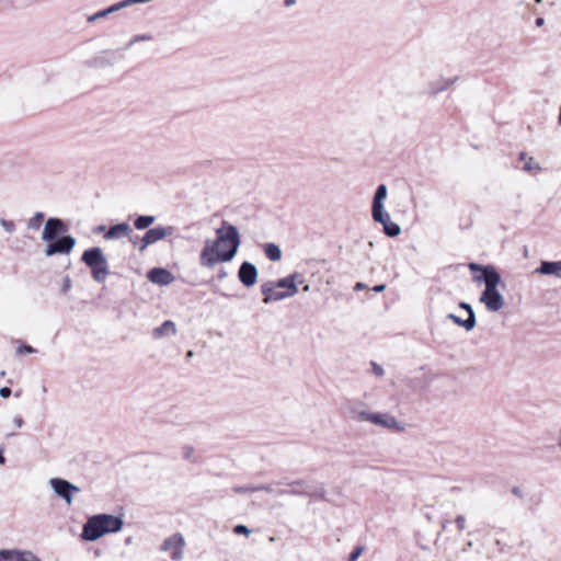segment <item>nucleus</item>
I'll return each mask as SVG.
<instances>
[{
	"instance_id": "f257e3e1",
	"label": "nucleus",
	"mask_w": 561,
	"mask_h": 561,
	"mask_svg": "<svg viewBox=\"0 0 561 561\" xmlns=\"http://www.w3.org/2000/svg\"><path fill=\"white\" fill-rule=\"evenodd\" d=\"M216 233V239L205 240L201 251L199 264L203 267L211 268L219 262H230L240 247V233L233 225L224 221Z\"/></svg>"
},
{
	"instance_id": "f03ea898",
	"label": "nucleus",
	"mask_w": 561,
	"mask_h": 561,
	"mask_svg": "<svg viewBox=\"0 0 561 561\" xmlns=\"http://www.w3.org/2000/svg\"><path fill=\"white\" fill-rule=\"evenodd\" d=\"M476 279L479 282L482 280L485 285L480 296V302H482L490 312L500 311L505 305L504 297L497 289L499 285L502 284L500 273L494 266L486 265V267L483 268V276H477Z\"/></svg>"
},
{
	"instance_id": "7ed1b4c3",
	"label": "nucleus",
	"mask_w": 561,
	"mask_h": 561,
	"mask_svg": "<svg viewBox=\"0 0 561 561\" xmlns=\"http://www.w3.org/2000/svg\"><path fill=\"white\" fill-rule=\"evenodd\" d=\"M301 276L297 273L278 280L265 282L261 286L263 302L271 304L295 296L298 293L297 282Z\"/></svg>"
},
{
	"instance_id": "20e7f679",
	"label": "nucleus",
	"mask_w": 561,
	"mask_h": 561,
	"mask_svg": "<svg viewBox=\"0 0 561 561\" xmlns=\"http://www.w3.org/2000/svg\"><path fill=\"white\" fill-rule=\"evenodd\" d=\"M123 527V520L113 515L100 514L90 517L83 525L82 538L88 541H95L110 533H117Z\"/></svg>"
},
{
	"instance_id": "39448f33",
	"label": "nucleus",
	"mask_w": 561,
	"mask_h": 561,
	"mask_svg": "<svg viewBox=\"0 0 561 561\" xmlns=\"http://www.w3.org/2000/svg\"><path fill=\"white\" fill-rule=\"evenodd\" d=\"M81 260L92 272V277L98 283H103L110 274L108 263L101 248H91L83 252Z\"/></svg>"
},
{
	"instance_id": "423d86ee",
	"label": "nucleus",
	"mask_w": 561,
	"mask_h": 561,
	"mask_svg": "<svg viewBox=\"0 0 561 561\" xmlns=\"http://www.w3.org/2000/svg\"><path fill=\"white\" fill-rule=\"evenodd\" d=\"M368 423L392 432H404L405 425L388 412H371L368 415Z\"/></svg>"
},
{
	"instance_id": "0eeeda50",
	"label": "nucleus",
	"mask_w": 561,
	"mask_h": 561,
	"mask_svg": "<svg viewBox=\"0 0 561 561\" xmlns=\"http://www.w3.org/2000/svg\"><path fill=\"white\" fill-rule=\"evenodd\" d=\"M49 485L56 495L62 499L68 505L73 502L75 495L80 492V489L77 485L60 478H51L49 480Z\"/></svg>"
},
{
	"instance_id": "6e6552de",
	"label": "nucleus",
	"mask_w": 561,
	"mask_h": 561,
	"mask_svg": "<svg viewBox=\"0 0 561 561\" xmlns=\"http://www.w3.org/2000/svg\"><path fill=\"white\" fill-rule=\"evenodd\" d=\"M174 233V227L172 226H157L149 228L142 234V250L150 247L161 240H164Z\"/></svg>"
},
{
	"instance_id": "1a4fd4ad",
	"label": "nucleus",
	"mask_w": 561,
	"mask_h": 561,
	"mask_svg": "<svg viewBox=\"0 0 561 561\" xmlns=\"http://www.w3.org/2000/svg\"><path fill=\"white\" fill-rule=\"evenodd\" d=\"M185 541L181 534L172 535L167 538L162 545V550L170 553L173 561L183 559Z\"/></svg>"
},
{
	"instance_id": "9d476101",
	"label": "nucleus",
	"mask_w": 561,
	"mask_h": 561,
	"mask_svg": "<svg viewBox=\"0 0 561 561\" xmlns=\"http://www.w3.org/2000/svg\"><path fill=\"white\" fill-rule=\"evenodd\" d=\"M76 245V239L72 236H65L58 240L50 241L45 250L46 256L55 254H68Z\"/></svg>"
},
{
	"instance_id": "9b49d317",
	"label": "nucleus",
	"mask_w": 561,
	"mask_h": 561,
	"mask_svg": "<svg viewBox=\"0 0 561 561\" xmlns=\"http://www.w3.org/2000/svg\"><path fill=\"white\" fill-rule=\"evenodd\" d=\"M0 561H42L41 558L26 549H0Z\"/></svg>"
},
{
	"instance_id": "f8f14e48",
	"label": "nucleus",
	"mask_w": 561,
	"mask_h": 561,
	"mask_svg": "<svg viewBox=\"0 0 561 561\" xmlns=\"http://www.w3.org/2000/svg\"><path fill=\"white\" fill-rule=\"evenodd\" d=\"M345 410L348 416L357 422H368L370 411L366 410L365 403L359 400H350L345 403Z\"/></svg>"
},
{
	"instance_id": "ddd939ff",
	"label": "nucleus",
	"mask_w": 561,
	"mask_h": 561,
	"mask_svg": "<svg viewBox=\"0 0 561 561\" xmlns=\"http://www.w3.org/2000/svg\"><path fill=\"white\" fill-rule=\"evenodd\" d=\"M459 80L458 77H438L427 83L426 93H428L432 96H435L442 92L447 91L449 88H451L457 81Z\"/></svg>"
},
{
	"instance_id": "4468645a",
	"label": "nucleus",
	"mask_w": 561,
	"mask_h": 561,
	"mask_svg": "<svg viewBox=\"0 0 561 561\" xmlns=\"http://www.w3.org/2000/svg\"><path fill=\"white\" fill-rule=\"evenodd\" d=\"M387 186L385 184L378 185L371 205V216L374 220H381L382 213L385 211L383 202L387 198Z\"/></svg>"
},
{
	"instance_id": "2eb2a0df",
	"label": "nucleus",
	"mask_w": 561,
	"mask_h": 561,
	"mask_svg": "<svg viewBox=\"0 0 561 561\" xmlns=\"http://www.w3.org/2000/svg\"><path fill=\"white\" fill-rule=\"evenodd\" d=\"M65 230L64 222L58 218H49L44 227L42 239L46 242L54 241Z\"/></svg>"
},
{
	"instance_id": "dca6fc26",
	"label": "nucleus",
	"mask_w": 561,
	"mask_h": 561,
	"mask_svg": "<svg viewBox=\"0 0 561 561\" xmlns=\"http://www.w3.org/2000/svg\"><path fill=\"white\" fill-rule=\"evenodd\" d=\"M238 276L244 286L251 287L256 283L257 270L254 264L243 262L239 268Z\"/></svg>"
},
{
	"instance_id": "f3484780",
	"label": "nucleus",
	"mask_w": 561,
	"mask_h": 561,
	"mask_svg": "<svg viewBox=\"0 0 561 561\" xmlns=\"http://www.w3.org/2000/svg\"><path fill=\"white\" fill-rule=\"evenodd\" d=\"M148 279L157 285L167 286L173 283L174 275L163 267H154L147 273Z\"/></svg>"
},
{
	"instance_id": "a211bd4d",
	"label": "nucleus",
	"mask_w": 561,
	"mask_h": 561,
	"mask_svg": "<svg viewBox=\"0 0 561 561\" xmlns=\"http://www.w3.org/2000/svg\"><path fill=\"white\" fill-rule=\"evenodd\" d=\"M140 3V0H123V1H119L104 10H101V11H98L95 12L94 14L90 15L88 18V21L89 22H94L101 18H105L107 16L108 14L111 13H114V12H117V11H121L123 9H126L130 5H134V4H138Z\"/></svg>"
},
{
	"instance_id": "6ab92c4d",
	"label": "nucleus",
	"mask_w": 561,
	"mask_h": 561,
	"mask_svg": "<svg viewBox=\"0 0 561 561\" xmlns=\"http://www.w3.org/2000/svg\"><path fill=\"white\" fill-rule=\"evenodd\" d=\"M537 274L553 275L561 278V261H542L540 266L536 270Z\"/></svg>"
},
{
	"instance_id": "aec40b11",
	"label": "nucleus",
	"mask_w": 561,
	"mask_h": 561,
	"mask_svg": "<svg viewBox=\"0 0 561 561\" xmlns=\"http://www.w3.org/2000/svg\"><path fill=\"white\" fill-rule=\"evenodd\" d=\"M376 222H379L383 227V231L389 237H397L401 232V228L398 224L391 221L390 215L387 211L382 213L381 220H375Z\"/></svg>"
},
{
	"instance_id": "412c9836",
	"label": "nucleus",
	"mask_w": 561,
	"mask_h": 561,
	"mask_svg": "<svg viewBox=\"0 0 561 561\" xmlns=\"http://www.w3.org/2000/svg\"><path fill=\"white\" fill-rule=\"evenodd\" d=\"M176 325L173 321L167 320L160 327H157L152 331V336L154 339H161L164 336L175 335Z\"/></svg>"
},
{
	"instance_id": "4be33fe9",
	"label": "nucleus",
	"mask_w": 561,
	"mask_h": 561,
	"mask_svg": "<svg viewBox=\"0 0 561 561\" xmlns=\"http://www.w3.org/2000/svg\"><path fill=\"white\" fill-rule=\"evenodd\" d=\"M131 231L129 225L122 222L111 227L105 233V239H121Z\"/></svg>"
},
{
	"instance_id": "5701e85b",
	"label": "nucleus",
	"mask_w": 561,
	"mask_h": 561,
	"mask_svg": "<svg viewBox=\"0 0 561 561\" xmlns=\"http://www.w3.org/2000/svg\"><path fill=\"white\" fill-rule=\"evenodd\" d=\"M279 495H304L309 494L308 488L304 481H295L290 484V489L279 490Z\"/></svg>"
},
{
	"instance_id": "b1692460",
	"label": "nucleus",
	"mask_w": 561,
	"mask_h": 561,
	"mask_svg": "<svg viewBox=\"0 0 561 561\" xmlns=\"http://www.w3.org/2000/svg\"><path fill=\"white\" fill-rule=\"evenodd\" d=\"M447 319L451 320L455 324L462 327L466 331H471L476 327V323H477L476 314H471L467 319L462 320L458 316H456L454 313H449L447 316Z\"/></svg>"
},
{
	"instance_id": "393cba45",
	"label": "nucleus",
	"mask_w": 561,
	"mask_h": 561,
	"mask_svg": "<svg viewBox=\"0 0 561 561\" xmlns=\"http://www.w3.org/2000/svg\"><path fill=\"white\" fill-rule=\"evenodd\" d=\"M264 253L268 257V260L273 262H277L282 259V250L275 243H266L264 245Z\"/></svg>"
},
{
	"instance_id": "a878e982",
	"label": "nucleus",
	"mask_w": 561,
	"mask_h": 561,
	"mask_svg": "<svg viewBox=\"0 0 561 561\" xmlns=\"http://www.w3.org/2000/svg\"><path fill=\"white\" fill-rule=\"evenodd\" d=\"M44 217L43 213H36L28 221L27 227L33 230H37L41 227V221Z\"/></svg>"
},
{
	"instance_id": "bb28decb",
	"label": "nucleus",
	"mask_w": 561,
	"mask_h": 561,
	"mask_svg": "<svg viewBox=\"0 0 561 561\" xmlns=\"http://www.w3.org/2000/svg\"><path fill=\"white\" fill-rule=\"evenodd\" d=\"M523 170L526 172L541 171V167L535 161L534 158L530 157L526 160Z\"/></svg>"
},
{
	"instance_id": "cd10ccee",
	"label": "nucleus",
	"mask_w": 561,
	"mask_h": 561,
	"mask_svg": "<svg viewBox=\"0 0 561 561\" xmlns=\"http://www.w3.org/2000/svg\"><path fill=\"white\" fill-rule=\"evenodd\" d=\"M0 226L8 232L13 233L15 231V224L4 218L0 219Z\"/></svg>"
},
{
	"instance_id": "c85d7f7f",
	"label": "nucleus",
	"mask_w": 561,
	"mask_h": 561,
	"mask_svg": "<svg viewBox=\"0 0 561 561\" xmlns=\"http://www.w3.org/2000/svg\"><path fill=\"white\" fill-rule=\"evenodd\" d=\"M233 533L236 535H244V536H249L251 534V530L245 526V525H237L234 528H233Z\"/></svg>"
},
{
	"instance_id": "c756f323",
	"label": "nucleus",
	"mask_w": 561,
	"mask_h": 561,
	"mask_svg": "<svg viewBox=\"0 0 561 561\" xmlns=\"http://www.w3.org/2000/svg\"><path fill=\"white\" fill-rule=\"evenodd\" d=\"M363 550H364V548H363V547H357V548H355V549L351 552L350 558H348V561H357V560H358V558L362 556Z\"/></svg>"
},
{
	"instance_id": "7c9ffc66",
	"label": "nucleus",
	"mask_w": 561,
	"mask_h": 561,
	"mask_svg": "<svg viewBox=\"0 0 561 561\" xmlns=\"http://www.w3.org/2000/svg\"><path fill=\"white\" fill-rule=\"evenodd\" d=\"M455 523L459 531H462L466 528V517L463 515H458Z\"/></svg>"
},
{
	"instance_id": "2f4dec72",
	"label": "nucleus",
	"mask_w": 561,
	"mask_h": 561,
	"mask_svg": "<svg viewBox=\"0 0 561 561\" xmlns=\"http://www.w3.org/2000/svg\"><path fill=\"white\" fill-rule=\"evenodd\" d=\"M154 216H144L142 215V230L149 229V227L154 222Z\"/></svg>"
},
{
	"instance_id": "473e14b6",
	"label": "nucleus",
	"mask_w": 561,
	"mask_h": 561,
	"mask_svg": "<svg viewBox=\"0 0 561 561\" xmlns=\"http://www.w3.org/2000/svg\"><path fill=\"white\" fill-rule=\"evenodd\" d=\"M371 371L377 377H382L385 375L383 368L380 365H378L377 363H375V362L371 363Z\"/></svg>"
},
{
	"instance_id": "72a5a7b5",
	"label": "nucleus",
	"mask_w": 561,
	"mask_h": 561,
	"mask_svg": "<svg viewBox=\"0 0 561 561\" xmlns=\"http://www.w3.org/2000/svg\"><path fill=\"white\" fill-rule=\"evenodd\" d=\"M72 287V280L69 276H66L62 282L61 290L62 293H67Z\"/></svg>"
},
{
	"instance_id": "f704fd0d",
	"label": "nucleus",
	"mask_w": 561,
	"mask_h": 561,
	"mask_svg": "<svg viewBox=\"0 0 561 561\" xmlns=\"http://www.w3.org/2000/svg\"><path fill=\"white\" fill-rule=\"evenodd\" d=\"M309 491V494H305L306 496H313V497H319V499H323L324 497V490L323 489H318V490H313V491Z\"/></svg>"
},
{
	"instance_id": "c9c22d12",
	"label": "nucleus",
	"mask_w": 561,
	"mask_h": 561,
	"mask_svg": "<svg viewBox=\"0 0 561 561\" xmlns=\"http://www.w3.org/2000/svg\"><path fill=\"white\" fill-rule=\"evenodd\" d=\"M34 352H35V350L30 345H23L18 348L19 354H32Z\"/></svg>"
},
{
	"instance_id": "e433bc0d",
	"label": "nucleus",
	"mask_w": 561,
	"mask_h": 561,
	"mask_svg": "<svg viewBox=\"0 0 561 561\" xmlns=\"http://www.w3.org/2000/svg\"><path fill=\"white\" fill-rule=\"evenodd\" d=\"M253 486H234L233 491L237 493H253L254 491H251Z\"/></svg>"
},
{
	"instance_id": "4c0bfd02",
	"label": "nucleus",
	"mask_w": 561,
	"mask_h": 561,
	"mask_svg": "<svg viewBox=\"0 0 561 561\" xmlns=\"http://www.w3.org/2000/svg\"><path fill=\"white\" fill-rule=\"evenodd\" d=\"M459 308L465 309L468 312V317H470L471 314H474L472 307L467 302H460Z\"/></svg>"
},
{
	"instance_id": "58836bf2",
	"label": "nucleus",
	"mask_w": 561,
	"mask_h": 561,
	"mask_svg": "<svg viewBox=\"0 0 561 561\" xmlns=\"http://www.w3.org/2000/svg\"><path fill=\"white\" fill-rule=\"evenodd\" d=\"M11 389L9 387H2L0 389V397L2 398H9L11 396Z\"/></svg>"
},
{
	"instance_id": "ea45409f",
	"label": "nucleus",
	"mask_w": 561,
	"mask_h": 561,
	"mask_svg": "<svg viewBox=\"0 0 561 561\" xmlns=\"http://www.w3.org/2000/svg\"><path fill=\"white\" fill-rule=\"evenodd\" d=\"M486 266H480L476 263H470L469 264V268L470 271H480L481 272V276H483V268H485Z\"/></svg>"
},
{
	"instance_id": "a19ab883",
	"label": "nucleus",
	"mask_w": 561,
	"mask_h": 561,
	"mask_svg": "<svg viewBox=\"0 0 561 561\" xmlns=\"http://www.w3.org/2000/svg\"><path fill=\"white\" fill-rule=\"evenodd\" d=\"M13 424H14V426H15L16 428H21V427L23 426V424H24V421H23V419H22V417H20V416H15V417L13 419Z\"/></svg>"
},
{
	"instance_id": "79ce46f5",
	"label": "nucleus",
	"mask_w": 561,
	"mask_h": 561,
	"mask_svg": "<svg viewBox=\"0 0 561 561\" xmlns=\"http://www.w3.org/2000/svg\"><path fill=\"white\" fill-rule=\"evenodd\" d=\"M297 2H298V0H283V5H284V8L289 9L294 5H296Z\"/></svg>"
},
{
	"instance_id": "37998d69",
	"label": "nucleus",
	"mask_w": 561,
	"mask_h": 561,
	"mask_svg": "<svg viewBox=\"0 0 561 561\" xmlns=\"http://www.w3.org/2000/svg\"><path fill=\"white\" fill-rule=\"evenodd\" d=\"M251 491H266L272 492L273 490L267 485H259L251 489Z\"/></svg>"
},
{
	"instance_id": "c03bdc74",
	"label": "nucleus",
	"mask_w": 561,
	"mask_h": 561,
	"mask_svg": "<svg viewBox=\"0 0 561 561\" xmlns=\"http://www.w3.org/2000/svg\"><path fill=\"white\" fill-rule=\"evenodd\" d=\"M373 289L376 293H381L386 289V285L385 284L376 285Z\"/></svg>"
},
{
	"instance_id": "a18cd8bd",
	"label": "nucleus",
	"mask_w": 561,
	"mask_h": 561,
	"mask_svg": "<svg viewBox=\"0 0 561 561\" xmlns=\"http://www.w3.org/2000/svg\"><path fill=\"white\" fill-rule=\"evenodd\" d=\"M228 276V273L225 268H221L218 273V278L219 279H225L226 277Z\"/></svg>"
},
{
	"instance_id": "49530a36",
	"label": "nucleus",
	"mask_w": 561,
	"mask_h": 561,
	"mask_svg": "<svg viewBox=\"0 0 561 561\" xmlns=\"http://www.w3.org/2000/svg\"><path fill=\"white\" fill-rule=\"evenodd\" d=\"M535 23H536V25L538 27H541L545 24V19L543 18H537Z\"/></svg>"
},
{
	"instance_id": "de8ad7c7",
	"label": "nucleus",
	"mask_w": 561,
	"mask_h": 561,
	"mask_svg": "<svg viewBox=\"0 0 561 561\" xmlns=\"http://www.w3.org/2000/svg\"><path fill=\"white\" fill-rule=\"evenodd\" d=\"M140 225H141V221H140V216L135 218L134 220V226L137 228V229H140Z\"/></svg>"
},
{
	"instance_id": "09e8293b",
	"label": "nucleus",
	"mask_w": 561,
	"mask_h": 561,
	"mask_svg": "<svg viewBox=\"0 0 561 561\" xmlns=\"http://www.w3.org/2000/svg\"><path fill=\"white\" fill-rule=\"evenodd\" d=\"M365 287H366V285H365V284H363V283H357V284L355 285L354 289H355V290H362V289H364Z\"/></svg>"
},
{
	"instance_id": "8fccbe9b",
	"label": "nucleus",
	"mask_w": 561,
	"mask_h": 561,
	"mask_svg": "<svg viewBox=\"0 0 561 561\" xmlns=\"http://www.w3.org/2000/svg\"><path fill=\"white\" fill-rule=\"evenodd\" d=\"M473 546V542L472 541H468L466 547L463 548V551L466 552L468 549H471Z\"/></svg>"
},
{
	"instance_id": "3c124183",
	"label": "nucleus",
	"mask_w": 561,
	"mask_h": 561,
	"mask_svg": "<svg viewBox=\"0 0 561 561\" xmlns=\"http://www.w3.org/2000/svg\"><path fill=\"white\" fill-rule=\"evenodd\" d=\"M5 462V458L3 456V453L0 450V465H3Z\"/></svg>"
},
{
	"instance_id": "603ef678",
	"label": "nucleus",
	"mask_w": 561,
	"mask_h": 561,
	"mask_svg": "<svg viewBox=\"0 0 561 561\" xmlns=\"http://www.w3.org/2000/svg\"><path fill=\"white\" fill-rule=\"evenodd\" d=\"M519 159H520V160H527L528 158H527L526 152H520V153H519Z\"/></svg>"
},
{
	"instance_id": "864d4df0",
	"label": "nucleus",
	"mask_w": 561,
	"mask_h": 561,
	"mask_svg": "<svg viewBox=\"0 0 561 561\" xmlns=\"http://www.w3.org/2000/svg\"><path fill=\"white\" fill-rule=\"evenodd\" d=\"M557 443L558 444H561V427H560V431L558 433V439H557Z\"/></svg>"
},
{
	"instance_id": "5fc2aeb1",
	"label": "nucleus",
	"mask_w": 561,
	"mask_h": 561,
	"mask_svg": "<svg viewBox=\"0 0 561 561\" xmlns=\"http://www.w3.org/2000/svg\"><path fill=\"white\" fill-rule=\"evenodd\" d=\"M558 122H559V125L561 126V106H560V113H559Z\"/></svg>"
},
{
	"instance_id": "6e6d98bb",
	"label": "nucleus",
	"mask_w": 561,
	"mask_h": 561,
	"mask_svg": "<svg viewBox=\"0 0 561 561\" xmlns=\"http://www.w3.org/2000/svg\"><path fill=\"white\" fill-rule=\"evenodd\" d=\"M193 356V351H188L187 352V357H192Z\"/></svg>"
},
{
	"instance_id": "4d7b16f0",
	"label": "nucleus",
	"mask_w": 561,
	"mask_h": 561,
	"mask_svg": "<svg viewBox=\"0 0 561 561\" xmlns=\"http://www.w3.org/2000/svg\"><path fill=\"white\" fill-rule=\"evenodd\" d=\"M137 39H138L137 37H135L134 39H131V41L129 42V45H131L133 43L137 42Z\"/></svg>"
},
{
	"instance_id": "13d9d810",
	"label": "nucleus",
	"mask_w": 561,
	"mask_h": 561,
	"mask_svg": "<svg viewBox=\"0 0 561 561\" xmlns=\"http://www.w3.org/2000/svg\"><path fill=\"white\" fill-rule=\"evenodd\" d=\"M309 289H310L309 285L305 286V288H304L305 291H309Z\"/></svg>"
},
{
	"instance_id": "bf43d9fd",
	"label": "nucleus",
	"mask_w": 561,
	"mask_h": 561,
	"mask_svg": "<svg viewBox=\"0 0 561 561\" xmlns=\"http://www.w3.org/2000/svg\"><path fill=\"white\" fill-rule=\"evenodd\" d=\"M98 230H99V231H103V230H104V226L99 227V229H98Z\"/></svg>"
},
{
	"instance_id": "052dcab7",
	"label": "nucleus",
	"mask_w": 561,
	"mask_h": 561,
	"mask_svg": "<svg viewBox=\"0 0 561 561\" xmlns=\"http://www.w3.org/2000/svg\"><path fill=\"white\" fill-rule=\"evenodd\" d=\"M535 1H536V3H541L542 2V0H535Z\"/></svg>"
}]
</instances>
